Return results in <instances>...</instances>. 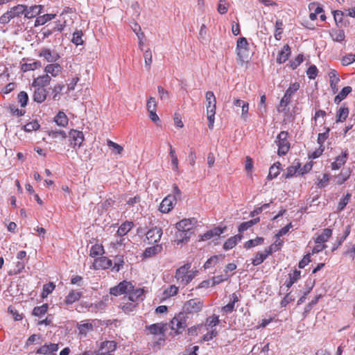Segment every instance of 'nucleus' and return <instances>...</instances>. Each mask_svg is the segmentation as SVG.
Segmentation results:
<instances>
[{"mask_svg":"<svg viewBox=\"0 0 355 355\" xmlns=\"http://www.w3.org/2000/svg\"><path fill=\"white\" fill-rule=\"evenodd\" d=\"M38 56L43 58L49 63L55 62L60 58V54L56 51L47 47L42 48L38 52Z\"/></svg>","mask_w":355,"mask_h":355,"instance_id":"10","label":"nucleus"},{"mask_svg":"<svg viewBox=\"0 0 355 355\" xmlns=\"http://www.w3.org/2000/svg\"><path fill=\"white\" fill-rule=\"evenodd\" d=\"M197 223L195 218H184L175 224L176 229L180 232L177 234V238L174 241L176 245H180L187 243L190 239L189 232L193 229V226Z\"/></svg>","mask_w":355,"mask_h":355,"instance_id":"1","label":"nucleus"},{"mask_svg":"<svg viewBox=\"0 0 355 355\" xmlns=\"http://www.w3.org/2000/svg\"><path fill=\"white\" fill-rule=\"evenodd\" d=\"M203 307V302L199 298L187 300L183 305V313L194 314L200 312Z\"/></svg>","mask_w":355,"mask_h":355,"instance_id":"8","label":"nucleus"},{"mask_svg":"<svg viewBox=\"0 0 355 355\" xmlns=\"http://www.w3.org/2000/svg\"><path fill=\"white\" fill-rule=\"evenodd\" d=\"M78 330V336L82 338L87 337V334L94 330V325L88 320L81 321L76 326Z\"/></svg>","mask_w":355,"mask_h":355,"instance_id":"13","label":"nucleus"},{"mask_svg":"<svg viewBox=\"0 0 355 355\" xmlns=\"http://www.w3.org/2000/svg\"><path fill=\"white\" fill-rule=\"evenodd\" d=\"M329 78V84L334 94L338 92V84L340 78L338 72L335 69H331L328 73Z\"/></svg>","mask_w":355,"mask_h":355,"instance_id":"26","label":"nucleus"},{"mask_svg":"<svg viewBox=\"0 0 355 355\" xmlns=\"http://www.w3.org/2000/svg\"><path fill=\"white\" fill-rule=\"evenodd\" d=\"M144 290L143 288H135L134 287L132 290L130 291L128 293V299L132 302L137 304L139 302L144 300Z\"/></svg>","mask_w":355,"mask_h":355,"instance_id":"22","label":"nucleus"},{"mask_svg":"<svg viewBox=\"0 0 355 355\" xmlns=\"http://www.w3.org/2000/svg\"><path fill=\"white\" fill-rule=\"evenodd\" d=\"M49 305L43 304L42 306H35L33 310V314L37 317L44 315L48 311Z\"/></svg>","mask_w":355,"mask_h":355,"instance_id":"52","label":"nucleus"},{"mask_svg":"<svg viewBox=\"0 0 355 355\" xmlns=\"http://www.w3.org/2000/svg\"><path fill=\"white\" fill-rule=\"evenodd\" d=\"M300 168V164L297 162L295 165L291 166L286 168V173L285 174L286 178H292Z\"/></svg>","mask_w":355,"mask_h":355,"instance_id":"58","label":"nucleus"},{"mask_svg":"<svg viewBox=\"0 0 355 355\" xmlns=\"http://www.w3.org/2000/svg\"><path fill=\"white\" fill-rule=\"evenodd\" d=\"M68 137L69 146L76 150L79 149L85 141L83 132L76 129H71L69 132Z\"/></svg>","mask_w":355,"mask_h":355,"instance_id":"7","label":"nucleus"},{"mask_svg":"<svg viewBox=\"0 0 355 355\" xmlns=\"http://www.w3.org/2000/svg\"><path fill=\"white\" fill-rule=\"evenodd\" d=\"M191 263H185L175 271V278L179 285L182 287L189 284L196 276L198 271L191 269Z\"/></svg>","mask_w":355,"mask_h":355,"instance_id":"2","label":"nucleus"},{"mask_svg":"<svg viewBox=\"0 0 355 355\" xmlns=\"http://www.w3.org/2000/svg\"><path fill=\"white\" fill-rule=\"evenodd\" d=\"M42 6L40 5L33 6L29 8L26 6V11L24 12L25 17L28 19H32L35 17L37 15L42 12Z\"/></svg>","mask_w":355,"mask_h":355,"instance_id":"31","label":"nucleus"},{"mask_svg":"<svg viewBox=\"0 0 355 355\" xmlns=\"http://www.w3.org/2000/svg\"><path fill=\"white\" fill-rule=\"evenodd\" d=\"M300 83L297 82L289 85L288 88L286 90L284 96L280 101L279 105L277 107L278 112H286L287 106L291 103L292 96L300 89Z\"/></svg>","mask_w":355,"mask_h":355,"instance_id":"4","label":"nucleus"},{"mask_svg":"<svg viewBox=\"0 0 355 355\" xmlns=\"http://www.w3.org/2000/svg\"><path fill=\"white\" fill-rule=\"evenodd\" d=\"M148 334L152 335H163L167 330V324L165 322L155 323L146 327Z\"/></svg>","mask_w":355,"mask_h":355,"instance_id":"17","label":"nucleus"},{"mask_svg":"<svg viewBox=\"0 0 355 355\" xmlns=\"http://www.w3.org/2000/svg\"><path fill=\"white\" fill-rule=\"evenodd\" d=\"M52 78L48 73H44L34 78L32 83V86L47 87L50 85Z\"/></svg>","mask_w":355,"mask_h":355,"instance_id":"25","label":"nucleus"},{"mask_svg":"<svg viewBox=\"0 0 355 355\" xmlns=\"http://www.w3.org/2000/svg\"><path fill=\"white\" fill-rule=\"evenodd\" d=\"M281 164L279 162L275 163L272 166H270L269 169V173L268 175V178L269 180H272L276 178L280 173Z\"/></svg>","mask_w":355,"mask_h":355,"instance_id":"48","label":"nucleus"},{"mask_svg":"<svg viewBox=\"0 0 355 355\" xmlns=\"http://www.w3.org/2000/svg\"><path fill=\"white\" fill-rule=\"evenodd\" d=\"M349 115V109L347 107H340L336 113V122L340 123L346 120Z\"/></svg>","mask_w":355,"mask_h":355,"instance_id":"43","label":"nucleus"},{"mask_svg":"<svg viewBox=\"0 0 355 355\" xmlns=\"http://www.w3.org/2000/svg\"><path fill=\"white\" fill-rule=\"evenodd\" d=\"M275 238V241L273 243H272L268 248H266V249L268 250V252L270 253L271 254H272V252H275L280 250L284 244L283 240H282L279 237Z\"/></svg>","mask_w":355,"mask_h":355,"instance_id":"47","label":"nucleus"},{"mask_svg":"<svg viewBox=\"0 0 355 355\" xmlns=\"http://www.w3.org/2000/svg\"><path fill=\"white\" fill-rule=\"evenodd\" d=\"M83 293L81 291L76 290H71L64 299V304L69 305L78 302L82 297Z\"/></svg>","mask_w":355,"mask_h":355,"instance_id":"29","label":"nucleus"},{"mask_svg":"<svg viewBox=\"0 0 355 355\" xmlns=\"http://www.w3.org/2000/svg\"><path fill=\"white\" fill-rule=\"evenodd\" d=\"M266 96L265 94H263L260 97V102L258 105V109L259 111V116H263L264 114H266L267 108L266 105Z\"/></svg>","mask_w":355,"mask_h":355,"instance_id":"60","label":"nucleus"},{"mask_svg":"<svg viewBox=\"0 0 355 355\" xmlns=\"http://www.w3.org/2000/svg\"><path fill=\"white\" fill-rule=\"evenodd\" d=\"M263 243H264V239L261 236H257L254 239H250V240H248V241H246L244 243L243 247L245 249H250L252 248H254V247H256L258 245H261Z\"/></svg>","mask_w":355,"mask_h":355,"instance_id":"44","label":"nucleus"},{"mask_svg":"<svg viewBox=\"0 0 355 355\" xmlns=\"http://www.w3.org/2000/svg\"><path fill=\"white\" fill-rule=\"evenodd\" d=\"M220 322L219 318L216 315H212L208 317L203 324V328L205 327L207 330L216 329L214 328Z\"/></svg>","mask_w":355,"mask_h":355,"instance_id":"35","label":"nucleus"},{"mask_svg":"<svg viewBox=\"0 0 355 355\" xmlns=\"http://www.w3.org/2000/svg\"><path fill=\"white\" fill-rule=\"evenodd\" d=\"M226 230V227H214L205 234L200 236V241H205L211 239L214 236H220Z\"/></svg>","mask_w":355,"mask_h":355,"instance_id":"21","label":"nucleus"},{"mask_svg":"<svg viewBox=\"0 0 355 355\" xmlns=\"http://www.w3.org/2000/svg\"><path fill=\"white\" fill-rule=\"evenodd\" d=\"M44 71L51 76V78H57L62 72V67L55 62L49 63L44 67Z\"/></svg>","mask_w":355,"mask_h":355,"instance_id":"14","label":"nucleus"},{"mask_svg":"<svg viewBox=\"0 0 355 355\" xmlns=\"http://www.w3.org/2000/svg\"><path fill=\"white\" fill-rule=\"evenodd\" d=\"M35 90L33 94V99L37 103H42L44 102L47 97V90L45 87L40 86H33Z\"/></svg>","mask_w":355,"mask_h":355,"instance_id":"19","label":"nucleus"},{"mask_svg":"<svg viewBox=\"0 0 355 355\" xmlns=\"http://www.w3.org/2000/svg\"><path fill=\"white\" fill-rule=\"evenodd\" d=\"M134 288V285L126 280L121 282L117 286L110 288V293L114 296L128 294Z\"/></svg>","mask_w":355,"mask_h":355,"instance_id":"9","label":"nucleus"},{"mask_svg":"<svg viewBox=\"0 0 355 355\" xmlns=\"http://www.w3.org/2000/svg\"><path fill=\"white\" fill-rule=\"evenodd\" d=\"M352 91V88L350 86L345 87L342 89L340 93L336 95L334 98V103L339 104L343 100H344L349 94Z\"/></svg>","mask_w":355,"mask_h":355,"instance_id":"40","label":"nucleus"},{"mask_svg":"<svg viewBox=\"0 0 355 355\" xmlns=\"http://www.w3.org/2000/svg\"><path fill=\"white\" fill-rule=\"evenodd\" d=\"M66 85L62 83H57L51 88V95L52 99L58 101L62 96L65 94Z\"/></svg>","mask_w":355,"mask_h":355,"instance_id":"15","label":"nucleus"},{"mask_svg":"<svg viewBox=\"0 0 355 355\" xmlns=\"http://www.w3.org/2000/svg\"><path fill=\"white\" fill-rule=\"evenodd\" d=\"M291 51L288 44H285L279 53L277 62L279 64L285 62L289 58Z\"/></svg>","mask_w":355,"mask_h":355,"instance_id":"32","label":"nucleus"},{"mask_svg":"<svg viewBox=\"0 0 355 355\" xmlns=\"http://www.w3.org/2000/svg\"><path fill=\"white\" fill-rule=\"evenodd\" d=\"M116 346V343L114 340L104 341L101 344L97 355H114Z\"/></svg>","mask_w":355,"mask_h":355,"instance_id":"11","label":"nucleus"},{"mask_svg":"<svg viewBox=\"0 0 355 355\" xmlns=\"http://www.w3.org/2000/svg\"><path fill=\"white\" fill-rule=\"evenodd\" d=\"M55 16V14H45L42 16L38 17L35 20V26L43 25L47 21L53 19Z\"/></svg>","mask_w":355,"mask_h":355,"instance_id":"49","label":"nucleus"},{"mask_svg":"<svg viewBox=\"0 0 355 355\" xmlns=\"http://www.w3.org/2000/svg\"><path fill=\"white\" fill-rule=\"evenodd\" d=\"M324 132L319 133L318 135L317 141L320 146H324V141L328 139L330 132V128L328 127L324 128Z\"/></svg>","mask_w":355,"mask_h":355,"instance_id":"53","label":"nucleus"},{"mask_svg":"<svg viewBox=\"0 0 355 355\" xmlns=\"http://www.w3.org/2000/svg\"><path fill=\"white\" fill-rule=\"evenodd\" d=\"M230 300H231V302H230L227 304H226L225 306H223L222 307V311L224 313H232L234 310L235 303L239 302V297L236 293H232L230 295Z\"/></svg>","mask_w":355,"mask_h":355,"instance_id":"36","label":"nucleus"},{"mask_svg":"<svg viewBox=\"0 0 355 355\" xmlns=\"http://www.w3.org/2000/svg\"><path fill=\"white\" fill-rule=\"evenodd\" d=\"M187 317L183 312L175 315L170 322V327L175 334H181L187 327Z\"/></svg>","mask_w":355,"mask_h":355,"instance_id":"5","label":"nucleus"},{"mask_svg":"<svg viewBox=\"0 0 355 355\" xmlns=\"http://www.w3.org/2000/svg\"><path fill=\"white\" fill-rule=\"evenodd\" d=\"M163 234L161 227H154L150 229L146 233V239L149 243L158 242Z\"/></svg>","mask_w":355,"mask_h":355,"instance_id":"18","label":"nucleus"},{"mask_svg":"<svg viewBox=\"0 0 355 355\" xmlns=\"http://www.w3.org/2000/svg\"><path fill=\"white\" fill-rule=\"evenodd\" d=\"M242 238H243V236L240 234L234 235V236L229 238L224 243L223 246V249L225 250H229L234 248L236 245V244L239 241H241Z\"/></svg>","mask_w":355,"mask_h":355,"instance_id":"28","label":"nucleus"},{"mask_svg":"<svg viewBox=\"0 0 355 355\" xmlns=\"http://www.w3.org/2000/svg\"><path fill=\"white\" fill-rule=\"evenodd\" d=\"M206 98V110L207 116L208 119L209 128L212 130L214 128L216 108V99L213 92L208 91L205 94Z\"/></svg>","mask_w":355,"mask_h":355,"instance_id":"3","label":"nucleus"},{"mask_svg":"<svg viewBox=\"0 0 355 355\" xmlns=\"http://www.w3.org/2000/svg\"><path fill=\"white\" fill-rule=\"evenodd\" d=\"M145 66L148 70L150 69L151 64L153 62V55L151 50L148 48L144 53Z\"/></svg>","mask_w":355,"mask_h":355,"instance_id":"54","label":"nucleus"},{"mask_svg":"<svg viewBox=\"0 0 355 355\" xmlns=\"http://www.w3.org/2000/svg\"><path fill=\"white\" fill-rule=\"evenodd\" d=\"M248 50V42L245 37H240L237 40L236 44V53L237 55L241 58L243 59L244 57V54L245 52H247Z\"/></svg>","mask_w":355,"mask_h":355,"instance_id":"24","label":"nucleus"},{"mask_svg":"<svg viewBox=\"0 0 355 355\" xmlns=\"http://www.w3.org/2000/svg\"><path fill=\"white\" fill-rule=\"evenodd\" d=\"M104 253L105 250L103 245L98 243L93 245L89 250V256L92 257H96Z\"/></svg>","mask_w":355,"mask_h":355,"instance_id":"45","label":"nucleus"},{"mask_svg":"<svg viewBox=\"0 0 355 355\" xmlns=\"http://www.w3.org/2000/svg\"><path fill=\"white\" fill-rule=\"evenodd\" d=\"M17 100L21 107H26L28 101V94L24 91L20 92L17 95Z\"/></svg>","mask_w":355,"mask_h":355,"instance_id":"61","label":"nucleus"},{"mask_svg":"<svg viewBox=\"0 0 355 355\" xmlns=\"http://www.w3.org/2000/svg\"><path fill=\"white\" fill-rule=\"evenodd\" d=\"M112 261L107 257H100L96 258L93 263V267L95 270H105L111 268Z\"/></svg>","mask_w":355,"mask_h":355,"instance_id":"16","label":"nucleus"},{"mask_svg":"<svg viewBox=\"0 0 355 355\" xmlns=\"http://www.w3.org/2000/svg\"><path fill=\"white\" fill-rule=\"evenodd\" d=\"M176 202L175 196L168 195L160 203L159 210L164 214L170 212L174 207Z\"/></svg>","mask_w":355,"mask_h":355,"instance_id":"12","label":"nucleus"},{"mask_svg":"<svg viewBox=\"0 0 355 355\" xmlns=\"http://www.w3.org/2000/svg\"><path fill=\"white\" fill-rule=\"evenodd\" d=\"M230 4L227 0H218L217 10L220 15H225L227 12Z\"/></svg>","mask_w":355,"mask_h":355,"instance_id":"51","label":"nucleus"},{"mask_svg":"<svg viewBox=\"0 0 355 355\" xmlns=\"http://www.w3.org/2000/svg\"><path fill=\"white\" fill-rule=\"evenodd\" d=\"M42 67V63L40 61H34L30 63H24L21 66V70L23 72H26L28 71H34L35 69H40Z\"/></svg>","mask_w":355,"mask_h":355,"instance_id":"41","label":"nucleus"},{"mask_svg":"<svg viewBox=\"0 0 355 355\" xmlns=\"http://www.w3.org/2000/svg\"><path fill=\"white\" fill-rule=\"evenodd\" d=\"M162 249L163 248L162 244H157L153 246L147 248L144 252L143 255L145 258L151 257L160 253Z\"/></svg>","mask_w":355,"mask_h":355,"instance_id":"34","label":"nucleus"},{"mask_svg":"<svg viewBox=\"0 0 355 355\" xmlns=\"http://www.w3.org/2000/svg\"><path fill=\"white\" fill-rule=\"evenodd\" d=\"M59 349L58 344L56 343H45L43 346L40 347L36 353L39 354L47 355L48 354H54Z\"/></svg>","mask_w":355,"mask_h":355,"instance_id":"23","label":"nucleus"},{"mask_svg":"<svg viewBox=\"0 0 355 355\" xmlns=\"http://www.w3.org/2000/svg\"><path fill=\"white\" fill-rule=\"evenodd\" d=\"M55 284L53 282H49V284H46L43 286L42 292V297L46 298L50 293L53 292L55 289Z\"/></svg>","mask_w":355,"mask_h":355,"instance_id":"56","label":"nucleus"},{"mask_svg":"<svg viewBox=\"0 0 355 355\" xmlns=\"http://www.w3.org/2000/svg\"><path fill=\"white\" fill-rule=\"evenodd\" d=\"M178 287H177L175 285H171L167 288H166L164 291V297L168 298L173 296H175L178 294Z\"/></svg>","mask_w":355,"mask_h":355,"instance_id":"57","label":"nucleus"},{"mask_svg":"<svg viewBox=\"0 0 355 355\" xmlns=\"http://www.w3.org/2000/svg\"><path fill=\"white\" fill-rule=\"evenodd\" d=\"M83 33L82 32V31H76L73 33V37H72V42L73 44H75L76 46H78V45H82L83 44Z\"/></svg>","mask_w":355,"mask_h":355,"instance_id":"62","label":"nucleus"},{"mask_svg":"<svg viewBox=\"0 0 355 355\" xmlns=\"http://www.w3.org/2000/svg\"><path fill=\"white\" fill-rule=\"evenodd\" d=\"M268 252V250L266 248L263 252H257L252 261V265L257 266L262 263L268 256L271 255V254Z\"/></svg>","mask_w":355,"mask_h":355,"instance_id":"30","label":"nucleus"},{"mask_svg":"<svg viewBox=\"0 0 355 355\" xmlns=\"http://www.w3.org/2000/svg\"><path fill=\"white\" fill-rule=\"evenodd\" d=\"M12 18L19 17L26 11V6L22 4H18L12 7L10 10H8Z\"/></svg>","mask_w":355,"mask_h":355,"instance_id":"38","label":"nucleus"},{"mask_svg":"<svg viewBox=\"0 0 355 355\" xmlns=\"http://www.w3.org/2000/svg\"><path fill=\"white\" fill-rule=\"evenodd\" d=\"M134 227V223L132 221H125L119 227L116 234L118 236L123 237L126 235Z\"/></svg>","mask_w":355,"mask_h":355,"instance_id":"33","label":"nucleus"},{"mask_svg":"<svg viewBox=\"0 0 355 355\" xmlns=\"http://www.w3.org/2000/svg\"><path fill=\"white\" fill-rule=\"evenodd\" d=\"M107 145L113 149L114 154L121 155L123 150V148L121 145L110 139L107 140Z\"/></svg>","mask_w":355,"mask_h":355,"instance_id":"59","label":"nucleus"},{"mask_svg":"<svg viewBox=\"0 0 355 355\" xmlns=\"http://www.w3.org/2000/svg\"><path fill=\"white\" fill-rule=\"evenodd\" d=\"M47 135L52 139H60L64 140L67 138V135L65 131L62 130H51L47 131Z\"/></svg>","mask_w":355,"mask_h":355,"instance_id":"46","label":"nucleus"},{"mask_svg":"<svg viewBox=\"0 0 355 355\" xmlns=\"http://www.w3.org/2000/svg\"><path fill=\"white\" fill-rule=\"evenodd\" d=\"M332 236V230L325 228L320 234H318L315 239L316 244H324Z\"/></svg>","mask_w":355,"mask_h":355,"instance_id":"27","label":"nucleus"},{"mask_svg":"<svg viewBox=\"0 0 355 355\" xmlns=\"http://www.w3.org/2000/svg\"><path fill=\"white\" fill-rule=\"evenodd\" d=\"M288 132L281 131L277 136L275 143L278 147L277 154L279 156L285 155L290 150L291 144L288 140Z\"/></svg>","mask_w":355,"mask_h":355,"instance_id":"6","label":"nucleus"},{"mask_svg":"<svg viewBox=\"0 0 355 355\" xmlns=\"http://www.w3.org/2000/svg\"><path fill=\"white\" fill-rule=\"evenodd\" d=\"M40 125L36 120H33L23 126V129L26 132H31L33 130H37L40 128Z\"/></svg>","mask_w":355,"mask_h":355,"instance_id":"63","label":"nucleus"},{"mask_svg":"<svg viewBox=\"0 0 355 355\" xmlns=\"http://www.w3.org/2000/svg\"><path fill=\"white\" fill-rule=\"evenodd\" d=\"M351 193H347L343 198L340 200V202L338 205V210L342 211L345 209L346 205L348 204V202L350 200L351 198Z\"/></svg>","mask_w":355,"mask_h":355,"instance_id":"64","label":"nucleus"},{"mask_svg":"<svg viewBox=\"0 0 355 355\" xmlns=\"http://www.w3.org/2000/svg\"><path fill=\"white\" fill-rule=\"evenodd\" d=\"M330 36L334 41L338 42H343L345 38L344 31L342 29H332L330 31Z\"/></svg>","mask_w":355,"mask_h":355,"instance_id":"42","label":"nucleus"},{"mask_svg":"<svg viewBox=\"0 0 355 355\" xmlns=\"http://www.w3.org/2000/svg\"><path fill=\"white\" fill-rule=\"evenodd\" d=\"M283 22L280 19H277L275 22V38L277 40H280L282 39V35L283 33Z\"/></svg>","mask_w":355,"mask_h":355,"instance_id":"50","label":"nucleus"},{"mask_svg":"<svg viewBox=\"0 0 355 355\" xmlns=\"http://www.w3.org/2000/svg\"><path fill=\"white\" fill-rule=\"evenodd\" d=\"M349 152L347 150H343L341 154L335 158L334 162L331 163V169L334 171L340 169L345 164L348 159Z\"/></svg>","mask_w":355,"mask_h":355,"instance_id":"20","label":"nucleus"},{"mask_svg":"<svg viewBox=\"0 0 355 355\" xmlns=\"http://www.w3.org/2000/svg\"><path fill=\"white\" fill-rule=\"evenodd\" d=\"M260 221V218L257 217L254 219L250 220L247 222L241 223L238 227V231L239 233H242L250 227H252L253 225L257 224Z\"/></svg>","mask_w":355,"mask_h":355,"instance_id":"39","label":"nucleus"},{"mask_svg":"<svg viewBox=\"0 0 355 355\" xmlns=\"http://www.w3.org/2000/svg\"><path fill=\"white\" fill-rule=\"evenodd\" d=\"M55 123L61 127H66L69 123V119L64 112L60 111L54 117Z\"/></svg>","mask_w":355,"mask_h":355,"instance_id":"37","label":"nucleus"},{"mask_svg":"<svg viewBox=\"0 0 355 355\" xmlns=\"http://www.w3.org/2000/svg\"><path fill=\"white\" fill-rule=\"evenodd\" d=\"M225 255L223 254L212 256L205 262L204 265L205 268H209L211 266L216 265L218 263L219 259H223Z\"/></svg>","mask_w":355,"mask_h":355,"instance_id":"55","label":"nucleus"}]
</instances>
